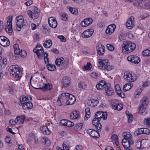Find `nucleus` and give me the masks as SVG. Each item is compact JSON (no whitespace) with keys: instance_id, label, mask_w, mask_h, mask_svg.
I'll return each instance as SVG.
<instances>
[{"instance_id":"603ef678","label":"nucleus","mask_w":150,"mask_h":150,"mask_svg":"<svg viewBox=\"0 0 150 150\" xmlns=\"http://www.w3.org/2000/svg\"><path fill=\"white\" fill-rule=\"evenodd\" d=\"M133 4L134 6H138L139 4V2L137 0H132L130 1V3Z\"/></svg>"},{"instance_id":"a19ab883","label":"nucleus","mask_w":150,"mask_h":150,"mask_svg":"<svg viewBox=\"0 0 150 150\" xmlns=\"http://www.w3.org/2000/svg\"><path fill=\"white\" fill-rule=\"evenodd\" d=\"M143 128H140L136 130L134 133V135L137 136L140 134H144V131L143 129Z\"/></svg>"},{"instance_id":"c756f323","label":"nucleus","mask_w":150,"mask_h":150,"mask_svg":"<svg viewBox=\"0 0 150 150\" xmlns=\"http://www.w3.org/2000/svg\"><path fill=\"white\" fill-rule=\"evenodd\" d=\"M146 108V107L139 106V113L141 115L143 116L146 115L147 113Z\"/></svg>"},{"instance_id":"423d86ee","label":"nucleus","mask_w":150,"mask_h":150,"mask_svg":"<svg viewBox=\"0 0 150 150\" xmlns=\"http://www.w3.org/2000/svg\"><path fill=\"white\" fill-rule=\"evenodd\" d=\"M12 19V17L10 16H9L7 18V25L5 29L6 31L8 33H11L13 31Z\"/></svg>"},{"instance_id":"58836bf2","label":"nucleus","mask_w":150,"mask_h":150,"mask_svg":"<svg viewBox=\"0 0 150 150\" xmlns=\"http://www.w3.org/2000/svg\"><path fill=\"white\" fill-rule=\"evenodd\" d=\"M123 136L124 137L123 139L131 140L132 135H131L130 133L128 132H124L123 133Z\"/></svg>"},{"instance_id":"a878e982","label":"nucleus","mask_w":150,"mask_h":150,"mask_svg":"<svg viewBox=\"0 0 150 150\" xmlns=\"http://www.w3.org/2000/svg\"><path fill=\"white\" fill-rule=\"evenodd\" d=\"M40 129L42 133L44 134L49 135L50 134V130L46 126H44L41 127Z\"/></svg>"},{"instance_id":"338daca9","label":"nucleus","mask_w":150,"mask_h":150,"mask_svg":"<svg viewBox=\"0 0 150 150\" xmlns=\"http://www.w3.org/2000/svg\"><path fill=\"white\" fill-rule=\"evenodd\" d=\"M117 110H120L123 108V105L121 103L117 104Z\"/></svg>"},{"instance_id":"5fc2aeb1","label":"nucleus","mask_w":150,"mask_h":150,"mask_svg":"<svg viewBox=\"0 0 150 150\" xmlns=\"http://www.w3.org/2000/svg\"><path fill=\"white\" fill-rule=\"evenodd\" d=\"M141 146L142 142L141 141H139L137 142L136 144V146L137 148L143 149V148L142 147H141Z\"/></svg>"},{"instance_id":"7ed1b4c3","label":"nucleus","mask_w":150,"mask_h":150,"mask_svg":"<svg viewBox=\"0 0 150 150\" xmlns=\"http://www.w3.org/2000/svg\"><path fill=\"white\" fill-rule=\"evenodd\" d=\"M16 24L17 26V30L20 31L22 28H24L27 25L26 22L24 21V19L22 16H17L16 18Z\"/></svg>"},{"instance_id":"6ab92c4d","label":"nucleus","mask_w":150,"mask_h":150,"mask_svg":"<svg viewBox=\"0 0 150 150\" xmlns=\"http://www.w3.org/2000/svg\"><path fill=\"white\" fill-rule=\"evenodd\" d=\"M92 124L94 126H95L97 130L100 131L101 130L102 125L100 123V120L95 118L92 121Z\"/></svg>"},{"instance_id":"8fccbe9b","label":"nucleus","mask_w":150,"mask_h":150,"mask_svg":"<svg viewBox=\"0 0 150 150\" xmlns=\"http://www.w3.org/2000/svg\"><path fill=\"white\" fill-rule=\"evenodd\" d=\"M106 47L110 51H112L114 50V47L110 44H108L107 45Z\"/></svg>"},{"instance_id":"b1692460","label":"nucleus","mask_w":150,"mask_h":150,"mask_svg":"<svg viewBox=\"0 0 150 150\" xmlns=\"http://www.w3.org/2000/svg\"><path fill=\"white\" fill-rule=\"evenodd\" d=\"M148 100L146 96H144L142 99L139 106L146 107L148 104Z\"/></svg>"},{"instance_id":"393cba45","label":"nucleus","mask_w":150,"mask_h":150,"mask_svg":"<svg viewBox=\"0 0 150 150\" xmlns=\"http://www.w3.org/2000/svg\"><path fill=\"white\" fill-rule=\"evenodd\" d=\"M22 106L23 109L27 110L32 109L33 107V105L31 102L28 101L25 103Z\"/></svg>"},{"instance_id":"f8f14e48","label":"nucleus","mask_w":150,"mask_h":150,"mask_svg":"<svg viewBox=\"0 0 150 150\" xmlns=\"http://www.w3.org/2000/svg\"><path fill=\"white\" fill-rule=\"evenodd\" d=\"M48 23L50 26L53 28H56L57 25V22L55 17H50L48 19Z\"/></svg>"},{"instance_id":"f03ea898","label":"nucleus","mask_w":150,"mask_h":150,"mask_svg":"<svg viewBox=\"0 0 150 150\" xmlns=\"http://www.w3.org/2000/svg\"><path fill=\"white\" fill-rule=\"evenodd\" d=\"M9 71L10 72L11 75L16 78H19L22 76V73L17 65H12L10 67Z\"/></svg>"},{"instance_id":"de8ad7c7","label":"nucleus","mask_w":150,"mask_h":150,"mask_svg":"<svg viewBox=\"0 0 150 150\" xmlns=\"http://www.w3.org/2000/svg\"><path fill=\"white\" fill-rule=\"evenodd\" d=\"M114 68V67L112 65H110V63L108 62V65L106 66L105 68L104 69V70H106L108 71H109L112 70Z\"/></svg>"},{"instance_id":"4468645a","label":"nucleus","mask_w":150,"mask_h":150,"mask_svg":"<svg viewBox=\"0 0 150 150\" xmlns=\"http://www.w3.org/2000/svg\"><path fill=\"white\" fill-rule=\"evenodd\" d=\"M134 18L133 16L130 17L127 20L126 23V27L129 29H131L134 27V24L133 21Z\"/></svg>"},{"instance_id":"aec40b11","label":"nucleus","mask_w":150,"mask_h":150,"mask_svg":"<svg viewBox=\"0 0 150 150\" xmlns=\"http://www.w3.org/2000/svg\"><path fill=\"white\" fill-rule=\"evenodd\" d=\"M68 96V100L67 101V105L73 104L76 101L75 97L73 95L70 94H67Z\"/></svg>"},{"instance_id":"69168bd1","label":"nucleus","mask_w":150,"mask_h":150,"mask_svg":"<svg viewBox=\"0 0 150 150\" xmlns=\"http://www.w3.org/2000/svg\"><path fill=\"white\" fill-rule=\"evenodd\" d=\"M128 118V122L129 123H131L133 120V116L131 114H129L128 115V116H127Z\"/></svg>"},{"instance_id":"2f4dec72","label":"nucleus","mask_w":150,"mask_h":150,"mask_svg":"<svg viewBox=\"0 0 150 150\" xmlns=\"http://www.w3.org/2000/svg\"><path fill=\"white\" fill-rule=\"evenodd\" d=\"M64 62V59L63 57H61L60 58H57L55 61L56 64L58 67L62 65Z\"/></svg>"},{"instance_id":"4be33fe9","label":"nucleus","mask_w":150,"mask_h":150,"mask_svg":"<svg viewBox=\"0 0 150 150\" xmlns=\"http://www.w3.org/2000/svg\"><path fill=\"white\" fill-rule=\"evenodd\" d=\"M70 82V80L68 76L65 77L63 78L62 81V85L64 87H67L69 86Z\"/></svg>"},{"instance_id":"9b49d317","label":"nucleus","mask_w":150,"mask_h":150,"mask_svg":"<svg viewBox=\"0 0 150 150\" xmlns=\"http://www.w3.org/2000/svg\"><path fill=\"white\" fill-rule=\"evenodd\" d=\"M127 59L128 61L135 64H138L140 61L139 57L134 55L129 56L127 57Z\"/></svg>"},{"instance_id":"412c9836","label":"nucleus","mask_w":150,"mask_h":150,"mask_svg":"<svg viewBox=\"0 0 150 150\" xmlns=\"http://www.w3.org/2000/svg\"><path fill=\"white\" fill-rule=\"evenodd\" d=\"M115 25L114 24L109 25L105 30L106 33L108 34H111L115 31Z\"/></svg>"},{"instance_id":"a18cd8bd","label":"nucleus","mask_w":150,"mask_h":150,"mask_svg":"<svg viewBox=\"0 0 150 150\" xmlns=\"http://www.w3.org/2000/svg\"><path fill=\"white\" fill-rule=\"evenodd\" d=\"M61 14V18L63 21H66L68 20V16L66 13H63Z\"/></svg>"},{"instance_id":"cd10ccee","label":"nucleus","mask_w":150,"mask_h":150,"mask_svg":"<svg viewBox=\"0 0 150 150\" xmlns=\"http://www.w3.org/2000/svg\"><path fill=\"white\" fill-rule=\"evenodd\" d=\"M115 88L117 94L120 97L122 98H124L125 97V95L124 93H122L119 86L118 85L116 86Z\"/></svg>"},{"instance_id":"5701e85b","label":"nucleus","mask_w":150,"mask_h":150,"mask_svg":"<svg viewBox=\"0 0 150 150\" xmlns=\"http://www.w3.org/2000/svg\"><path fill=\"white\" fill-rule=\"evenodd\" d=\"M44 86L39 88H35L37 89H40L43 91L50 90L52 88V85L50 83L44 84Z\"/></svg>"},{"instance_id":"774afa93","label":"nucleus","mask_w":150,"mask_h":150,"mask_svg":"<svg viewBox=\"0 0 150 150\" xmlns=\"http://www.w3.org/2000/svg\"><path fill=\"white\" fill-rule=\"evenodd\" d=\"M62 146L63 147V150H70L69 147L64 143H63Z\"/></svg>"},{"instance_id":"49530a36","label":"nucleus","mask_w":150,"mask_h":150,"mask_svg":"<svg viewBox=\"0 0 150 150\" xmlns=\"http://www.w3.org/2000/svg\"><path fill=\"white\" fill-rule=\"evenodd\" d=\"M142 54L144 56H148L150 55V50L146 49L142 52Z\"/></svg>"},{"instance_id":"13d9d810","label":"nucleus","mask_w":150,"mask_h":150,"mask_svg":"<svg viewBox=\"0 0 150 150\" xmlns=\"http://www.w3.org/2000/svg\"><path fill=\"white\" fill-rule=\"evenodd\" d=\"M143 130L144 134L149 135L150 134V131L149 129L146 128H143V129H142Z\"/></svg>"},{"instance_id":"052dcab7","label":"nucleus","mask_w":150,"mask_h":150,"mask_svg":"<svg viewBox=\"0 0 150 150\" xmlns=\"http://www.w3.org/2000/svg\"><path fill=\"white\" fill-rule=\"evenodd\" d=\"M67 120H61L60 122V125L62 126H66V122H67Z\"/></svg>"},{"instance_id":"c03bdc74","label":"nucleus","mask_w":150,"mask_h":150,"mask_svg":"<svg viewBox=\"0 0 150 150\" xmlns=\"http://www.w3.org/2000/svg\"><path fill=\"white\" fill-rule=\"evenodd\" d=\"M48 53L46 52L44 53V58L45 63L47 64H49V59L48 57Z\"/></svg>"},{"instance_id":"f704fd0d","label":"nucleus","mask_w":150,"mask_h":150,"mask_svg":"<svg viewBox=\"0 0 150 150\" xmlns=\"http://www.w3.org/2000/svg\"><path fill=\"white\" fill-rule=\"evenodd\" d=\"M98 102H99L98 100H95L93 99L89 100V102H88L90 106L92 107H94L96 106L98 104Z\"/></svg>"},{"instance_id":"0e129e2a","label":"nucleus","mask_w":150,"mask_h":150,"mask_svg":"<svg viewBox=\"0 0 150 150\" xmlns=\"http://www.w3.org/2000/svg\"><path fill=\"white\" fill-rule=\"evenodd\" d=\"M90 76L92 78L96 79L98 77V75L96 72H93L90 74Z\"/></svg>"},{"instance_id":"7c9ffc66","label":"nucleus","mask_w":150,"mask_h":150,"mask_svg":"<svg viewBox=\"0 0 150 150\" xmlns=\"http://www.w3.org/2000/svg\"><path fill=\"white\" fill-rule=\"evenodd\" d=\"M133 86V84L131 82L127 83L123 87V90L125 91H126L130 90Z\"/></svg>"},{"instance_id":"ddd939ff","label":"nucleus","mask_w":150,"mask_h":150,"mask_svg":"<svg viewBox=\"0 0 150 150\" xmlns=\"http://www.w3.org/2000/svg\"><path fill=\"white\" fill-rule=\"evenodd\" d=\"M133 144L134 141L132 140L123 139L122 140V145L125 148L128 149Z\"/></svg>"},{"instance_id":"bf43d9fd","label":"nucleus","mask_w":150,"mask_h":150,"mask_svg":"<svg viewBox=\"0 0 150 150\" xmlns=\"http://www.w3.org/2000/svg\"><path fill=\"white\" fill-rule=\"evenodd\" d=\"M58 38L60 39L62 42H65L66 41V38L63 35H59L58 36Z\"/></svg>"},{"instance_id":"3c124183","label":"nucleus","mask_w":150,"mask_h":150,"mask_svg":"<svg viewBox=\"0 0 150 150\" xmlns=\"http://www.w3.org/2000/svg\"><path fill=\"white\" fill-rule=\"evenodd\" d=\"M83 124L81 123H78L76 125V127L78 130H80L82 129Z\"/></svg>"},{"instance_id":"e433bc0d","label":"nucleus","mask_w":150,"mask_h":150,"mask_svg":"<svg viewBox=\"0 0 150 150\" xmlns=\"http://www.w3.org/2000/svg\"><path fill=\"white\" fill-rule=\"evenodd\" d=\"M67 94L69 93H63L61 94L59 96H61V99H63L64 101L62 102H66L67 104V101L68 100V96Z\"/></svg>"},{"instance_id":"c9c22d12","label":"nucleus","mask_w":150,"mask_h":150,"mask_svg":"<svg viewBox=\"0 0 150 150\" xmlns=\"http://www.w3.org/2000/svg\"><path fill=\"white\" fill-rule=\"evenodd\" d=\"M70 13L76 15L78 13V11L77 9L76 8L68 6L67 7Z\"/></svg>"},{"instance_id":"680f3d73","label":"nucleus","mask_w":150,"mask_h":150,"mask_svg":"<svg viewBox=\"0 0 150 150\" xmlns=\"http://www.w3.org/2000/svg\"><path fill=\"white\" fill-rule=\"evenodd\" d=\"M91 64L90 63H87V64L84 66V68L86 70H90L91 69Z\"/></svg>"},{"instance_id":"39448f33","label":"nucleus","mask_w":150,"mask_h":150,"mask_svg":"<svg viewBox=\"0 0 150 150\" xmlns=\"http://www.w3.org/2000/svg\"><path fill=\"white\" fill-rule=\"evenodd\" d=\"M28 14L29 16L33 19H36L38 18L40 15V10L36 7L33 8V11L30 10L27 11Z\"/></svg>"},{"instance_id":"9d476101","label":"nucleus","mask_w":150,"mask_h":150,"mask_svg":"<svg viewBox=\"0 0 150 150\" xmlns=\"http://www.w3.org/2000/svg\"><path fill=\"white\" fill-rule=\"evenodd\" d=\"M108 62L107 59H98V68L100 69H104L107 66Z\"/></svg>"},{"instance_id":"e2e57ef3","label":"nucleus","mask_w":150,"mask_h":150,"mask_svg":"<svg viewBox=\"0 0 150 150\" xmlns=\"http://www.w3.org/2000/svg\"><path fill=\"white\" fill-rule=\"evenodd\" d=\"M21 50L19 49H16L14 50V52L15 57L17 56L18 55L20 54Z\"/></svg>"},{"instance_id":"37998d69","label":"nucleus","mask_w":150,"mask_h":150,"mask_svg":"<svg viewBox=\"0 0 150 150\" xmlns=\"http://www.w3.org/2000/svg\"><path fill=\"white\" fill-rule=\"evenodd\" d=\"M19 116H17L15 120L11 119L9 121V123L11 125H15L19 120Z\"/></svg>"},{"instance_id":"a211bd4d","label":"nucleus","mask_w":150,"mask_h":150,"mask_svg":"<svg viewBox=\"0 0 150 150\" xmlns=\"http://www.w3.org/2000/svg\"><path fill=\"white\" fill-rule=\"evenodd\" d=\"M104 89L107 95L110 96L112 95L114 92L113 91L109 83L106 84L104 87Z\"/></svg>"},{"instance_id":"6e6d98bb","label":"nucleus","mask_w":150,"mask_h":150,"mask_svg":"<svg viewBox=\"0 0 150 150\" xmlns=\"http://www.w3.org/2000/svg\"><path fill=\"white\" fill-rule=\"evenodd\" d=\"M66 122V126L68 127H71L73 126L74 125V123L68 120H67V121Z\"/></svg>"},{"instance_id":"20e7f679","label":"nucleus","mask_w":150,"mask_h":150,"mask_svg":"<svg viewBox=\"0 0 150 150\" xmlns=\"http://www.w3.org/2000/svg\"><path fill=\"white\" fill-rule=\"evenodd\" d=\"M123 77L126 81L130 82H134L137 79V77L134 74L128 71L125 72Z\"/></svg>"},{"instance_id":"09e8293b","label":"nucleus","mask_w":150,"mask_h":150,"mask_svg":"<svg viewBox=\"0 0 150 150\" xmlns=\"http://www.w3.org/2000/svg\"><path fill=\"white\" fill-rule=\"evenodd\" d=\"M112 139L113 140L115 141V143L117 145V144L118 143V140H117L118 137L115 134H113L112 136Z\"/></svg>"},{"instance_id":"ea45409f","label":"nucleus","mask_w":150,"mask_h":150,"mask_svg":"<svg viewBox=\"0 0 150 150\" xmlns=\"http://www.w3.org/2000/svg\"><path fill=\"white\" fill-rule=\"evenodd\" d=\"M41 141L42 142L44 143V144H47V145H48L50 144V140L46 137H42Z\"/></svg>"},{"instance_id":"2eb2a0df","label":"nucleus","mask_w":150,"mask_h":150,"mask_svg":"<svg viewBox=\"0 0 150 150\" xmlns=\"http://www.w3.org/2000/svg\"><path fill=\"white\" fill-rule=\"evenodd\" d=\"M105 49L104 46L102 45L99 44L96 45V49L97 53L100 55L102 56L103 55L105 52Z\"/></svg>"},{"instance_id":"864d4df0","label":"nucleus","mask_w":150,"mask_h":150,"mask_svg":"<svg viewBox=\"0 0 150 150\" xmlns=\"http://www.w3.org/2000/svg\"><path fill=\"white\" fill-rule=\"evenodd\" d=\"M86 84L83 82H80L79 83V88L84 89L86 88Z\"/></svg>"},{"instance_id":"bb28decb","label":"nucleus","mask_w":150,"mask_h":150,"mask_svg":"<svg viewBox=\"0 0 150 150\" xmlns=\"http://www.w3.org/2000/svg\"><path fill=\"white\" fill-rule=\"evenodd\" d=\"M70 118L72 119H76L80 117L79 112L75 110L72 112L70 114Z\"/></svg>"},{"instance_id":"f3484780","label":"nucleus","mask_w":150,"mask_h":150,"mask_svg":"<svg viewBox=\"0 0 150 150\" xmlns=\"http://www.w3.org/2000/svg\"><path fill=\"white\" fill-rule=\"evenodd\" d=\"M92 22L93 19L91 18H87L81 22V25L83 27H85L91 24Z\"/></svg>"},{"instance_id":"c85d7f7f","label":"nucleus","mask_w":150,"mask_h":150,"mask_svg":"<svg viewBox=\"0 0 150 150\" xmlns=\"http://www.w3.org/2000/svg\"><path fill=\"white\" fill-rule=\"evenodd\" d=\"M105 81H101L97 84L96 87L97 89L98 90H102L104 88V87L107 83H105Z\"/></svg>"},{"instance_id":"72a5a7b5","label":"nucleus","mask_w":150,"mask_h":150,"mask_svg":"<svg viewBox=\"0 0 150 150\" xmlns=\"http://www.w3.org/2000/svg\"><path fill=\"white\" fill-rule=\"evenodd\" d=\"M52 42L50 39L46 40L43 44L44 47L47 48H50L52 45Z\"/></svg>"},{"instance_id":"79ce46f5","label":"nucleus","mask_w":150,"mask_h":150,"mask_svg":"<svg viewBox=\"0 0 150 150\" xmlns=\"http://www.w3.org/2000/svg\"><path fill=\"white\" fill-rule=\"evenodd\" d=\"M47 67L49 70L52 71L56 69V66L55 65L48 64L47 65Z\"/></svg>"},{"instance_id":"473e14b6","label":"nucleus","mask_w":150,"mask_h":150,"mask_svg":"<svg viewBox=\"0 0 150 150\" xmlns=\"http://www.w3.org/2000/svg\"><path fill=\"white\" fill-rule=\"evenodd\" d=\"M26 97L24 96H22L20 97V102L18 103L19 105L20 106H22L25 103L27 102L26 100Z\"/></svg>"},{"instance_id":"dca6fc26","label":"nucleus","mask_w":150,"mask_h":150,"mask_svg":"<svg viewBox=\"0 0 150 150\" xmlns=\"http://www.w3.org/2000/svg\"><path fill=\"white\" fill-rule=\"evenodd\" d=\"M94 30L92 29H89L85 30L82 34L83 38H88L90 37L93 35Z\"/></svg>"},{"instance_id":"6e6552de","label":"nucleus","mask_w":150,"mask_h":150,"mask_svg":"<svg viewBox=\"0 0 150 150\" xmlns=\"http://www.w3.org/2000/svg\"><path fill=\"white\" fill-rule=\"evenodd\" d=\"M95 118L98 120L103 118V120H105L107 117V112H103L99 111L97 112L95 115Z\"/></svg>"},{"instance_id":"f257e3e1","label":"nucleus","mask_w":150,"mask_h":150,"mask_svg":"<svg viewBox=\"0 0 150 150\" xmlns=\"http://www.w3.org/2000/svg\"><path fill=\"white\" fill-rule=\"evenodd\" d=\"M122 47L123 52L128 53L132 52L135 49L136 45L133 43L126 42L123 44Z\"/></svg>"},{"instance_id":"1a4fd4ad","label":"nucleus","mask_w":150,"mask_h":150,"mask_svg":"<svg viewBox=\"0 0 150 150\" xmlns=\"http://www.w3.org/2000/svg\"><path fill=\"white\" fill-rule=\"evenodd\" d=\"M0 44L4 47H7L10 44V42L8 39L4 36L0 37Z\"/></svg>"},{"instance_id":"4c0bfd02","label":"nucleus","mask_w":150,"mask_h":150,"mask_svg":"<svg viewBox=\"0 0 150 150\" xmlns=\"http://www.w3.org/2000/svg\"><path fill=\"white\" fill-rule=\"evenodd\" d=\"M36 54L38 58L40 59H42V58L43 54L44 53L43 49L37 50L36 51Z\"/></svg>"},{"instance_id":"4d7b16f0","label":"nucleus","mask_w":150,"mask_h":150,"mask_svg":"<svg viewBox=\"0 0 150 150\" xmlns=\"http://www.w3.org/2000/svg\"><path fill=\"white\" fill-rule=\"evenodd\" d=\"M144 123L149 126H150V118H147L144 120Z\"/></svg>"},{"instance_id":"0eeeda50","label":"nucleus","mask_w":150,"mask_h":150,"mask_svg":"<svg viewBox=\"0 0 150 150\" xmlns=\"http://www.w3.org/2000/svg\"><path fill=\"white\" fill-rule=\"evenodd\" d=\"M99 130L97 131L95 130L91 129H88L86 130L87 133L91 137L94 139L98 138L100 137V134L98 132Z\"/></svg>"}]
</instances>
